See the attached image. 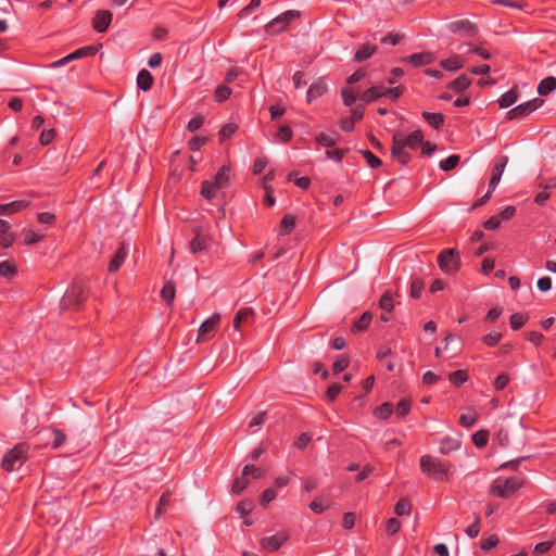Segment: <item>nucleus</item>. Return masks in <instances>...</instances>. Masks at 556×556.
I'll list each match as a JSON object with an SVG mask.
<instances>
[{
  "mask_svg": "<svg viewBox=\"0 0 556 556\" xmlns=\"http://www.w3.org/2000/svg\"><path fill=\"white\" fill-rule=\"evenodd\" d=\"M88 291L81 281L75 280L71 287L66 290L64 296L61 300L60 307L63 311L67 309H79L80 305L87 299Z\"/></svg>",
  "mask_w": 556,
  "mask_h": 556,
  "instance_id": "1",
  "label": "nucleus"
},
{
  "mask_svg": "<svg viewBox=\"0 0 556 556\" xmlns=\"http://www.w3.org/2000/svg\"><path fill=\"white\" fill-rule=\"evenodd\" d=\"M521 486L522 481L516 477L496 478L490 486V493L502 498H508Z\"/></svg>",
  "mask_w": 556,
  "mask_h": 556,
  "instance_id": "2",
  "label": "nucleus"
},
{
  "mask_svg": "<svg viewBox=\"0 0 556 556\" xmlns=\"http://www.w3.org/2000/svg\"><path fill=\"white\" fill-rule=\"evenodd\" d=\"M28 447L26 444H17L8 451L1 462V467L7 471H13L21 468L27 459Z\"/></svg>",
  "mask_w": 556,
  "mask_h": 556,
  "instance_id": "3",
  "label": "nucleus"
},
{
  "mask_svg": "<svg viewBox=\"0 0 556 556\" xmlns=\"http://www.w3.org/2000/svg\"><path fill=\"white\" fill-rule=\"evenodd\" d=\"M460 255L456 249L443 250L438 255V265L440 269L447 275L456 274L460 268Z\"/></svg>",
  "mask_w": 556,
  "mask_h": 556,
  "instance_id": "4",
  "label": "nucleus"
},
{
  "mask_svg": "<svg viewBox=\"0 0 556 556\" xmlns=\"http://www.w3.org/2000/svg\"><path fill=\"white\" fill-rule=\"evenodd\" d=\"M300 16V11L288 10L267 23L265 25V31L268 35H278L283 31L292 21L299 18Z\"/></svg>",
  "mask_w": 556,
  "mask_h": 556,
  "instance_id": "5",
  "label": "nucleus"
},
{
  "mask_svg": "<svg viewBox=\"0 0 556 556\" xmlns=\"http://www.w3.org/2000/svg\"><path fill=\"white\" fill-rule=\"evenodd\" d=\"M421 470L429 476L437 478L439 475H446L448 465L435 457L425 455L420 458Z\"/></svg>",
  "mask_w": 556,
  "mask_h": 556,
  "instance_id": "6",
  "label": "nucleus"
},
{
  "mask_svg": "<svg viewBox=\"0 0 556 556\" xmlns=\"http://www.w3.org/2000/svg\"><path fill=\"white\" fill-rule=\"evenodd\" d=\"M543 100L540 98H535L533 100H530L528 102L521 103L514 109L509 110L506 113V118L508 121H513L516 118H521L530 115L533 111L539 109L543 104Z\"/></svg>",
  "mask_w": 556,
  "mask_h": 556,
  "instance_id": "7",
  "label": "nucleus"
},
{
  "mask_svg": "<svg viewBox=\"0 0 556 556\" xmlns=\"http://www.w3.org/2000/svg\"><path fill=\"white\" fill-rule=\"evenodd\" d=\"M220 321V315L215 313L205 321L202 323L198 330V343H204L207 339H210L213 333L216 331Z\"/></svg>",
  "mask_w": 556,
  "mask_h": 556,
  "instance_id": "8",
  "label": "nucleus"
},
{
  "mask_svg": "<svg viewBox=\"0 0 556 556\" xmlns=\"http://www.w3.org/2000/svg\"><path fill=\"white\" fill-rule=\"evenodd\" d=\"M450 31L454 34H463L465 37L472 38L478 34L476 24L468 20H458L448 24Z\"/></svg>",
  "mask_w": 556,
  "mask_h": 556,
  "instance_id": "9",
  "label": "nucleus"
},
{
  "mask_svg": "<svg viewBox=\"0 0 556 556\" xmlns=\"http://www.w3.org/2000/svg\"><path fill=\"white\" fill-rule=\"evenodd\" d=\"M113 14L109 10H99L92 18V28L97 33H105L112 23Z\"/></svg>",
  "mask_w": 556,
  "mask_h": 556,
  "instance_id": "10",
  "label": "nucleus"
},
{
  "mask_svg": "<svg viewBox=\"0 0 556 556\" xmlns=\"http://www.w3.org/2000/svg\"><path fill=\"white\" fill-rule=\"evenodd\" d=\"M194 238L190 241L189 248L192 253L206 251L211 243V238L201 233L198 227L193 228Z\"/></svg>",
  "mask_w": 556,
  "mask_h": 556,
  "instance_id": "11",
  "label": "nucleus"
},
{
  "mask_svg": "<svg viewBox=\"0 0 556 556\" xmlns=\"http://www.w3.org/2000/svg\"><path fill=\"white\" fill-rule=\"evenodd\" d=\"M98 49L93 46H87L79 48L75 50L74 52L70 53L68 55L64 56L63 59L55 61L52 66H61L67 63L68 61L86 58V56H93L97 53Z\"/></svg>",
  "mask_w": 556,
  "mask_h": 556,
  "instance_id": "12",
  "label": "nucleus"
},
{
  "mask_svg": "<svg viewBox=\"0 0 556 556\" xmlns=\"http://www.w3.org/2000/svg\"><path fill=\"white\" fill-rule=\"evenodd\" d=\"M254 316V311L250 307L241 308L235 315L232 327L236 331L241 332L243 327L251 325Z\"/></svg>",
  "mask_w": 556,
  "mask_h": 556,
  "instance_id": "13",
  "label": "nucleus"
},
{
  "mask_svg": "<svg viewBox=\"0 0 556 556\" xmlns=\"http://www.w3.org/2000/svg\"><path fill=\"white\" fill-rule=\"evenodd\" d=\"M508 163V157L505 155H502L496 159L495 164L492 168L491 178L489 181V188L491 190H494L497 186V184L501 180L502 174Z\"/></svg>",
  "mask_w": 556,
  "mask_h": 556,
  "instance_id": "14",
  "label": "nucleus"
},
{
  "mask_svg": "<svg viewBox=\"0 0 556 556\" xmlns=\"http://www.w3.org/2000/svg\"><path fill=\"white\" fill-rule=\"evenodd\" d=\"M288 538L289 536L286 533L263 538L261 540V546L266 552H275L278 551L285 542H287Z\"/></svg>",
  "mask_w": 556,
  "mask_h": 556,
  "instance_id": "15",
  "label": "nucleus"
},
{
  "mask_svg": "<svg viewBox=\"0 0 556 556\" xmlns=\"http://www.w3.org/2000/svg\"><path fill=\"white\" fill-rule=\"evenodd\" d=\"M399 142L404 147L410 150H416L424 140V134L421 130L412 131L406 138H403L400 134H395Z\"/></svg>",
  "mask_w": 556,
  "mask_h": 556,
  "instance_id": "16",
  "label": "nucleus"
},
{
  "mask_svg": "<svg viewBox=\"0 0 556 556\" xmlns=\"http://www.w3.org/2000/svg\"><path fill=\"white\" fill-rule=\"evenodd\" d=\"M405 148L399 142L397 137H392V147H391V155L401 165H406L412 155L404 150Z\"/></svg>",
  "mask_w": 556,
  "mask_h": 556,
  "instance_id": "17",
  "label": "nucleus"
},
{
  "mask_svg": "<svg viewBox=\"0 0 556 556\" xmlns=\"http://www.w3.org/2000/svg\"><path fill=\"white\" fill-rule=\"evenodd\" d=\"M402 62H408L415 67L429 65L433 62V54L431 52L413 53L408 56H404Z\"/></svg>",
  "mask_w": 556,
  "mask_h": 556,
  "instance_id": "18",
  "label": "nucleus"
},
{
  "mask_svg": "<svg viewBox=\"0 0 556 556\" xmlns=\"http://www.w3.org/2000/svg\"><path fill=\"white\" fill-rule=\"evenodd\" d=\"M327 92V84L324 78H318L315 83H313L307 92H306V101L311 103L313 100L324 96Z\"/></svg>",
  "mask_w": 556,
  "mask_h": 556,
  "instance_id": "19",
  "label": "nucleus"
},
{
  "mask_svg": "<svg viewBox=\"0 0 556 556\" xmlns=\"http://www.w3.org/2000/svg\"><path fill=\"white\" fill-rule=\"evenodd\" d=\"M372 317H374V315L371 312H369V311L364 312L359 316V318L352 324L351 332L353 334L365 332L369 328V325L372 321Z\"/></svg>",
  "mask_w": 556,
  "mask_h": 556,
  "instance_id": "20",
  "label": "nucleus"
},
{
  "mask_svg": "<svg viewBox=\"0 0 556 556\" xmlns=\"http://www.w3.org/2000/svg\"><path fill=\"white\" fill-rule=\"evenodd\" d=\"M126 256H127L126 243L121 242L119 248L117 249L114 256L110 261L109 268H108L109 271L110 273L117 271L121 268L122 264L124 263Z\"/></svg>",
  "mask_w": 556,
  "mask_h": 556,
  "instance_id": "21",
  "label": "nucleus"
},
{
  "mask_svg": "<svg viewBox=\"0 0 556 556\" xmlns=\"http://www.w3.org/2000/svg\"><path fill=\"white\" fill-rule=\"evenodd\" d=\"M471 81H472V79L469 76L462 74L458 77H456L454 80L448 83L447 88L450 90H453L456 93H459V92H463L464 90H466L467 88H469L471 85Z\"/></svg>",
  "mask_w": 556,
  "mask_h": 556,
  "instance_id": "22",
  "label": "nucleus"
},
{
  "mask_svg": "<svg viewBox=\"0 0 556 556\" xmlns=\"http://www.w3.org/2000/svg\"><path fill=\"white\" fill-rule=\"evenodd\" d=\"M29 205V202L20 200L13 201L7 204H0V215H11L16 212H20L23 208H26Z\"/></svg>",
  "mask_w": 556,
  "mask_h": 556,
  "instance_id": "23",
  "label": "nucleus"
},
{
  "mask_svg": "<svg viewBox=\"0 0 556 556\" xmlns=\"http://www.w3.org/2000/svg\"><path fill=\"white\" fill-rule=\"evenodd\" d=\"M230 177V167L227 165H223L214 176L212 180L217 188L223 189L228 186Z\"/></svg>",
  "mask_w": 556,
  "mask_h": 556,
  "instance_id": "24",
  "label": "nucleus"
},
{
  "mask_svg": "<svg viewBox=\"0 0 556 556\" xmlns=\"http://www.w3.org/2000/svg\"><path fill=\"white\" fill-rule=\"evenodd\" d=\"M153 76L148 70H141L137 76V87L143 91H148L152 88Z\"/></svg>",
  "mask_w": 556,
  "mask_h": 556,
  "instance_id": "25",
  "label": "nucleus"
},
{
  "mask_svg": "<svg viewBox=\"0 0 556 556\" xmlns=\"http://www.w3.org/2000/svg\"><path fill=\"white\" fill-rule=\"evenodd\" d=\"M382 97V86H372L366 89L361 96L359 100L365 103L374 102Z\"/></svg>",
  "mask_w": 556,
  "mask_h": 556,
  "instance_id": "26",
  "label": "nucleus"
},
{
  "mask_svg": "<svg viewBox=\"0 0 556 556\" xmlns=\"http://www.w3.org/2000/svg\"><path fill=\"white\" fill-rule=\"evenodd\" d=\"M424 119L434 129H440L445 122V117L442 113H430L422 112Z\"/></svg>",
  "mask_w": 556,
  "mask_h": 556,
  "instance_id": "27",
  "label": "nucleus"
},
{
  "mask_svg": "<svg viewBox=\"0 0 556 556\" xmlns=\"http://www.w3.org/2000/svg\"><path fill=\"white\" fill-rule=\"evenodd\" d=\"M377 51V46L365 43L354 54V61L363 62L368 60Z\"/></svg>",
  "mask_w": 556,
  "mask_h": 556,
  "instance_id": "28",
  "label": "nucleus"
},
{
  "mask_svg": "<svg viewBox=\"0 0 556 556\" xmlns=\"http://www.w3.org/2000/svg\"><path fill=\"white\" fill-rule=\"evenodd\" d=\"M518 94H519V92L516 87L511 88L510 90H508L507 92L502 94L497 101L500 108L506 109V108L513 105L517 101Z\"/></svg>",
  "mask_w": 556,
  "mask_h": 556,
  "instance_id": "29",
  "label": "nucleus"
},
{
  "mask_svg": "<svg viewBox=\"0 0 556 556\" xmlns=\"http://www.w3.org/2000/svg\"><path fill=\"white\" fill-rule=\"evenodd\" d=\"M556 89V78L553 76L545 77L541 80L538 86V92L540 96H547Z\"/></svg>",
  "mask_w": 556,
  "mask_h": 556,
  "instance_id": "30",
  "label": "nucleus"
},
{
  "mask_svg": "<svg viewBox=\"0 0 556 556\" xmlns=\"http://www.w3.org/2000/svg\"><path fill=\"white\" fill-rule=\"evenodd\" d=\"M440 65L445 71L455 72L463 67V62L458 55H454V56L447 58L445 60H442L440 62Z\"/></svg>",
  "mask_w": 556,
  "mask_h": 556,
  "instance_id": "31",
  "label": "nucleus"
},
{
  "mask_svg": "<svg viewBox=\"0 0 556 556\" xmlns=\"http://www.w3.org/2000/svg\"><path fill=\"white\" fill-rule=\"evenodd\" d=\"M393 294L390 290L386 291L379 300V308L387 313H392L394 309Z\"/></svg>",
  "mask_w": 556,
  "mask_h": 556,
  "instance_id": "32",
  "label": "nucleus"
},
{
  "mask_svg": "<svg viewBox=\"0 0 556 556\" xmlns=\"http://www.w3.org/2000/svg\"><path fill=\"white\" fill-rule=\"evenodd\" d=\"M161 298L166 302V304H172L175 298V283L173 281H167L163 286L161 290Z\"/></svg>",
  "mask_w": 556,
  "mask_h": 556,
  "instance_id": "33",
  "label": "nucleus"
},
{
  "mask_svg": "<svg viewBox=\"0 0 556 556\" xmlns=\"http://www.w3.org/2000/svg\"><path fill=\"white\" fill-rule=\"evenodd\" d=\"M17 273L16 265L11 261H3L0 263V276L11 279Z\"/></svg>",
  "mask_w": 556,
  "mask_h": 556,
  "instance_id": "34",
  "label": "nucleus"
},
{
  "mask_svg": "<svg viewBox=\"0 0 556 556\" xmlns=\"http://www.w3.org/2000/svg\"><path fill=\"white\" fill-rule=\"evenodd\" d=\"M295 228V218L292 215L286 214L280 222L281 235H289Z\"/></svg>",
  "mask_w": 556,
  "mask_h": 556,
  "instance_id": "35",
  "label": "nucleus"
},
{
  "mask_svg": "<svg viewBox=\"0 0 556 556\" xmlns=\"http://www.w3.org/2000/svg\"><path fill=\"white\" fill-rule=\"evenodd\" d=\"M460 161V156L458 154H452L447 159L440 162L439 167L444 172H450L454 169Z\"/></svg>",
  "mask_w": 556,
  "mask_h": 556,
  "instance_id": "36",
  "label": "nucleus"
},
{
  "mask_svg": "<svg viewBox=\"0 0 556 556\" xmlns=\"http://www.w3.org/2000/svg\"><path fill=\"white\" fill-rule=\"evenodd\" d=\"M217 186L212 180H205L202 182L201 187V195H203L205 199L211 200L215 197Z\"/></svg>",
  "mask_w": 556,
  "mask_h": 556,
  "instance_id": "37",
  "label": "nucleus"
},
{
  "mask_svg": "<svg viewBox=\"0 0 556 556\" xmlns=\"http://www.w3.org/2000/svg\"><path fill=\"white\" fill-rule=\"evenodd\" d=\"M528 316L522 313H515L509 318V324L513 330H518L527 323Z\"/></svg>",
  "mask_w": 556,
  "mask_h": 556,
  "instance_id": "38",
  "label": "nucleus"
},
{
  "mask_svg": "<svg viewBox=\"0 0 556 556\" xmlns=\"http://www.w3.org/2000/svg\"><path fill=\"white\" fill-rule=\"evenodd\" d=\"M424 289V281L420 278H414L410 283L409 294L414 299H419Z\"/></svg>",
  "mask_w": 556,
  "mask_h": 556,
  "instance_id": "39",
  "label": "nucleus"
},
{
  "mask_svg": "<svg viewBox=\"0 0 556 556\" xmlns=\"http://www.w3.org/2000/svg\"><path fill=\"white\" fill-rule=\"evenodd\" d=\"M231 96V89L226 85H219L214 92V100L216 102H224Z\"/></svg>",
  "mask_w": 556,
  "mask_h": 556,
  "instance_id": "40",
  "label": "nucleus"
},
{
  "mask_svg": "<svg viewBox=\"0 0 556 556\" xmlns=\"http://www.w3.org/2000/svg\"><path fill=\"white\" fill-rule=\"evenodd\" d=\"M410 510H412V504H410L409 500H407V498L400 500L394 508V511L397 516L409 515Z\"/></svg>",
  "mask_w": 556,
  "mask_h": 556,
  "instance_id": "41",
  "label": "nucleus"
},
{
  "mask_svg": "<svg viewBox=\"0 0 556 556\" xmlns=\"http://www.w3.org/2000/svg\"><path fill=\"white\" fill-rule=\"evenodd\" d=\"M315 140L318 144L331 148L336 146L337 139L336 137L328 135L326 132H320L315 137Z\"/></svg>",
  "mask_w": 556,
  "mask_h": 556,
  "instance_id": "42",
  "label": "nucleus"
},
{
  "mask_svg": "<svg viewBox=\"0 0 556 556\" xmlns=\"http://www.w3.org/2000/svg\"><path fill=\"white\" fill-rule=\"evenodd\" d=\"M359 153L364 156L370 168H377L381 165V160L377 157L371 151L361 150Z\"/></svg>",
  "mask_w": 556,
  "mask_h": 556,
  "instance_id": "43",
  "label": "nucleus"
},
{
  "mask_svg": "<svg viewBox=\"0 0 556 556\" xmlns=\"http://www.w3.org/2000/svg\"><path fill=\"white\" fill-rule=\"evenodd\" d=\"M237 125L229 123L222 127L219 130V141L224 142L225 140L229 139L237 130Z\"/></svg>",
  "mask_w": 556,
  "mask_h": 556,
  "instance_id": "44",
  "label": "nucleus"
},
{
  "mask_svg": "<svg viewBox=\"0 0 556 556\" xmlns=\"http://www.w3.org/2000/svg\"><path fill=\"white\" fill-rule=\"evenodd\" d=\"M489 431L480 430L472 435V441L477 447H483L488 443Z\"/></svg>",
  "mask_w": 556,
  "mask_h": 556,
  "instance_id": "45",
  "label": "nucleus"
},
{
  "mask_svg": "<svg viewBox=\"0 0 556 556\" xmlns=\"http://www.w3.org/2000/svg\"><path fill=\"white\" fill-rule=\"evenodd\" d=\"M393 412L392 405L390 403H383L375 410V416L381 419H387L391 416Z\"/></svg>",
  "mask_w": 556,
  "mask_h": 556,
  "instance_id": "46",
  "label": "nucleus"
},
{
  "mask_svg": "<svg viewBox=\"0 0 556 556\" xmlns=\"http://www.w3.org/2000/svg\"><path fill=\"white\" fill-rule=\"evenodd\" d=\"M341 96L345 106H351L356 101L354 89L343 88L341 90Z\"/></svg>",
  "mask_w": 556,
  "mask_h": 556,
  "instance_id": "47",
  "label": "nucleus"
},
{
  "mask_svg": "<svg viewBox=\"0 0 556 556\" xmlns=\"http://www.w3.org/2000/svg\"><path fill=\"white\" fill-rule=\"evenodd\" d=\"M404 92L403 87L396 86L393 88H383L382 87V97H390L393 101L399 99Z\"/></svg>",
  "mask_w": 556,
  "mask_h": 556,
  "instance_id": "48",
  "label": "nucleus"
},
{
  "mask_svg": "<svg viewBox=\"0 0 556 556\" xmlns=\"http://www.w3.org/2000/svg\"><path fill=\"white\" fill-rule=\"evenodd\" d=\"M56 136L55 129L51 128L48 130H42L39 137V141L41 146H48L50 144Z\"/></svg>",
  "mask_w": 556,
  "mask_h": 556,
  "instance_id": "49",
  "label": "nucleus"
},
{
  "mask_svg": "<svg viewBox=\"0 0 556 556\" xmlns=\"http://www.w3.org/2000/svg\"><path fill=\"white\" fill-rule=\"evenodd\" d=\"M348 152H349V149L327 150L326 156L328 159L334 160L336 162L340 163Z\"/></svg>",
  "mask_w": 556,
  "mask_h": 556,
  "instance_id": "50",
  "label": "nucleus"
},
{
  "mask_svg": "<svg viewBox=\"0 0 556 556\" xmlns=\"http://www.w3.org/2000/svg\"><path fill=\"white\" fill-rule=\"evenodd\" d=\"M448 379L452 383L459 386L467 380V374L464 370L451 372Z\"/></svg>",
  "mask_w": 556,
  "mask_h": 556,
  "instance_id": "51",
  "label": "nucleus"
},
{
  "mask_svg": "<svg viewBox=\"0 0 556 556\" xmlns=\"http://www.w3.org/2000/svg\"><path fill=\"white\" fill-rule=\"evenodd\" d=\"M262 0H251L248 5H245L243 9L240 10L238 13L239 18H244L248 16L252 10L258 8L261 5Z\"/></svg>",
  "mask_w": 556,
  "mask_h": 556,
  "instance_id": "52",
  "label": "nucleus"
},
{
  "mask_svg": "<svg viewBox=\"0 0 556 556\" xmlns=\"http://www.w3.org/2000/svg\"><path fill=\"white\" fill-rule=\"evenodd\" d=\"M502 334L497 331H492L488 334H485L483 338H482V341L484 344H486L488 346H494L495 344L498 343L500 339H501Z\"/></svg>",
  "mask_w": 556,
  "mask_h": 556,
  "instance_id": "53",
  "label": "nucleus"
},
{
  "mask_svg": "<svg viewBox=\"0 0 556 556\" xmlns=\"http://www.w3.org/2000/svg\"><path fill=\"white\" fill-rule=\"evenodd\" d=\"M476 420H477V415L473 413L462 414L459 417L460 425L466 428L472 427L475 425Z\"/></svg>",
  "mask_w": 556,
  "mask_h": 556,
  "instance_id": "54",
  "label": "nucleus"
},
{
  "mask_svg": "<svg viewBox=\"0 0 556 556\" xmlns=\"http://www.w3.org/2000/svg\"><path fill=\"white\" fill-rule=\"evenodd\" d=\"M278 138L283 142H289L292 139L293 131L290 126H280L278 130Z\"/></svg>",
  "mask_w": 556,
  "mask_h": 556,
  "instance_id": "55",
  "label": "nucleus"
},
{
  "mask_svg": "<svg viewBox=\"0 0 556 556\" xmlns=\"http://www.w3.org/2000/svg\"><path fill=\"white\" fill-rule=\"evenodd\" d=\"M538 186L543 190L554 189L556 188V177L541 178L539 177Z\"/></svg>",
  "mask_w": 556,
  "mask_h": 556,
  "instance_id": "56",
  "label": "nucleus"
},
{
  "mask_svg": "<svg viewBox=\"0 0 556 556\" xmlns=\"http://www.w3.org/2000/svg\"><path fill=\"white\" fill-rule=\"evenodd\" d=\"M268 161L265 156L256 157L253 164V174L260 175L267 166Z\"/></svg>",
  "mask_w": 556,
  "mask_h": 556,
  "instance_id": "57",
  "label": "nucleus"
},
{
  "mask_svg": "<svg viewBox=\"0 0 556 556\" xmlns=\"http://www.w3.org/2000/svg\"><path fill=\"white\" fill-rule=\"evenodd\" d=\"M206 142V139L204 137H193L189 140L188 147L190 151L195 152L201 149V147Z\"/></svg>",
  "mask_w": 556,
  "mask_h": 556,
  "instance_id": "58",
  "label": "nucleus"
},
{
  "mask_svg": "<svg viewBox=\"0 0 556 556\" xmlns=\"http://www.w3.org/2000/svg\"><path fill=\"white\" fill-rule=\"evenodd\" d=\"M252 508H253L252 502L241 501L240 503H238V505L236 507V510L241 516H247V515H249L251 513Z\"/></svg>",
  "mask_w": 556,
  "mask_h": 556,
  "instance_id": "59",
  "label": "nucleus"
},
{
  "mask_svg": "<svg viewBox=\"0 0 556 556\" xmlns=\"http://www.w3.org/2000/svg\"><path fill=\"white\" fill-rule=\"evenodd\" d=\"M276 497V492L273 489H266L260 500V504L262 506H266L268 503L274 501Z\"/></svg>",
  "mask_w": 556,
  "mask_h": 556,
  "instance_id": "60",
  "label": "nucleus"
},
{
  "mask_svg": "<svg viewBox=\"0 0 556 556\" xmlns=\"http://www.w3.org/2000/svg\"><path fill=\"white\" fill-rule=\"evenodd\" d=\"M52 434H53L52 447L59 448L64 443L66 435L62 431L56 430V429L53 430Z\"/></svg>",
  "mask_w": 556,
  "mask_h": 556,
  "instance_id": "61",
  "label": "nucleus"
},
{
  "mask_svg": "<svg viewBox=\"0 0 556 556\" xmlns=\"http://www.w3.org/2000/svg\"><path fill=\"white\" fill-rule=\"evenodd\" d=\"M409 408H410V402L407 400H402L399 402L395 413L397 416L403 417L409 412Z\"/></svg>",
  "mask_w": 556,
  "mask_h": 556,
  "instance_id": "62",
  "label": "nucleus"
},
{
  "mask_svg": "<svg viewBox=\"0 0 556 556\" xmlns=\"http://www.w3.org/2000/svg\"><path fill=\"white\" fill-rule=\"evenodd\" d=\"M247 485H248V480H245L244 478H238L233 481L231 491L235 494H239L247 488Z\"/></svg>",
  "mask_w": 556,
  "mask_h": 556,
  "instance_id": "63",
  "label": "nucleus"
},
{
  "mask_svg": "<svg viewBox=\"0 0 556 556\" xmlns=\"http://www.w3.org/2000/svg\"><path fill=\"white\" fill-rule=\"evenodd\" d=\"M498 543V539L495 535H491L481 542V548L483 551H490L495 547Z\"/></svg>",
  "mask_w": 556,
  "mask_h": 556,
  "instance_id": "64",
  "label": "nucleus"
}]
</instances>
